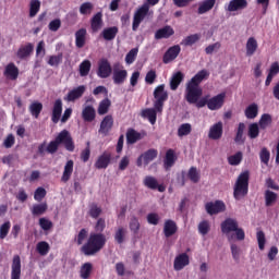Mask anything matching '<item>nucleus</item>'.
<instances>
[{
	"label": "nucleus",
	"mask_w": 279,
	"mask_h": 279,
	"mask_svg": "<svg viewBox=\"0 0 279 279\" xmlns=\"http://www.w3.org/2000/svg\"><path fill=\"white\" fill-rule=\"evenodd\" d=\"M106 230V219L99 218L95 225V231L98 233H90L87 242L81 247L84 256H95L99 254L106 246V235L101 232Z\"/></svg>",
	"instance_id": "nucleus-1"
},
{
	"label": "nucleus",
	"mask_w": 279,
	"mask_h": 279,
	"mask_svg": "<svg viewBox=\"0 0 279 279\" xmlns=\"http://www.w3.org/2000/svg\"><path fill=\"white\" fill-rule=\"evenodd\" d=\"M210 73L207 70H201L187 83L185 87V100L190 105H195L202 98L204 90L199 86L204 80H208Z\"/></svg>",
	"instance_id": "nucleus-2"
},
{
	"label": "nucleus",
	"mask_w": 279,
	"mask_h": 279,
	"mask_svg": "<svg viewBox=\"0 0 279 279\" xmlns=\"http://www.w3.org/2000/svg\"><path fill=\"white\" fill-rule=\"evenodd\" d=\"M222 234L228 236V241H234V234L230 235V232H235L236 241H245V231L243 228H239V222L236 219L227 218L220 225Z\"/></svg>",
	"instance_id": "nucleus-3"
},
{
	"label": "nucleus",
	"mask_w": 279,
	"mask_h": 279,
	"mask_svg": "<svg viewBox=\"0 0 279 279\" xmlns=\"http://www.w3.org/2000/svg\"><path fill=\"white\" fill-rule=\"evenodd\" d=\"M250 193V171H244L239 174L233 186V197L239 202Z\"/></svg>",
	"instance_id": "nucleus-4"
},
{
	"label": "nucleus",
	"mask_w": 279,
	"mask_h": 279,
	"mask_svg": "<svg viewBox=\"0 0 279 279\" xmlns=\"http://www.w3.org/2000/svg\"><path fill=\"white\" fill-rule=\"evenodd\" d=\"M71 114H73V109L68 108L64 110L63 114H62V99H57L53 102L52 106V113H51V121L54 124L60 123H66V121H69V119H71Z\"/></svg>",
	"instance_id": "nucleus-5"
},
{
	"label": "nucleus",
	"mask_w": 279,
	"mask_h": 279,
	"mask_svg": "<svg viewBox=\"0 0 279 279\" xmlns=\"http://www.w3.org/2000/svg\"><path fill=\"white\" fill-rule=\"evenodd\" d=\"M225 101L226 93H220L217 96L211 97L210 99H208V97L198 99L196 106L198 108H204L205 106H207L208 110H220V108H223Z\"/></svg>",
	"instance_id": "nucleus-6"
},
{
	"label": "nucleus",
	"mask_w": 279,
	"mask_h": 279,
	"mask_svg": "<svg viewBox=\"0 0 279 279\" xmlns=\"http://www.w3.org/2000/svg\"><path fill=\"white\" fill-rule=\"evenodd\" d=\"M154 108L161 113L165 108V101L169 99V93L165 89V84L158 85L154 90Z\"/></svg>",
	"instance_id": "nucleus-7"
},
{
	"label": "nucleus",
	"mask_w": 279,
	"mask_h": 279,
	"mask_svg": "<svg viewBox=\"0 0 279 279\" xmlns=\"http://www.w3.org/2000/svg\"><path fill=\"white\" fill-rule=\"evenodd\" d=\"M56 138L59 145H63L66 151H75V142L73 141V136H71V132L66 129L62 130Z\"/></svg>",
	"instance_id": "nucleus-8"
},
{
	"label": "nucleus",
	"mask_w": 279,
	"mask_h": 279,
	"mask_svg": "<svg viewBox=\"0 0 279 279\" xmlns=\"http://www.w3.org/2000/svg\"><path fill=\"white\" fill-rule=\"evenodd\" d=\"M147 14H149V4L144 3L134 13L133 25H132L133 32H136V29H138V27H141V23H143V21H145V16H147Z\"/></svg>",
	"instance_id": "nucleus-9"
},
{
	"label": "nucleus",
	"mask_w": 279,
	"mask_h": 279,
	"mask_svg": "<svg viewBox=\"0 0 279 279\" xmlns=\"http://www.w3.org/2000/svg\"><path fill=\"white\" fill-rule=\"evenodd\" d=\"M113 84L118 86L124 84L128 80V70L123 69L121 63L113 64V75H112Z\"/></svg>",
	"instance_id": "nucleus-10"
},
{
	"label": "nucleus",
	"mask_w": 279,
	"mask_h": 279,
	"mask_svg": "<svg viewBox=\"0 0 279 279\" xmlns=\"http://www.w3.org/2000/svg\"><path fill=\"white\" fill-rule=\"evenodd\" d=\"M205 210L210 216L226 213V203L223 201L208 202L205 204Z\"/></svg>",
	"instance_id": "nucleus-11"
},
{
	"label": "nucleus",
	"mask_w": 279,
	"mask_h": 279,
	"mask_svg": "<svg viewBox=\"0 0 279 279\" xmlns=\"http://www.w3.org/2000/svg\"><path fill=\"white\" fill-rule=\"evenodd\" d=\"M97 75L101 80H106L112 75V65H110V61H108V59L99 60Z\"/></svg>",
	"instance_id": "nucleus-12"
},
{
	"label": "nucleus",
	"mask_w": 279,
	"mask_h": 279,
	"mask_svg": "<svg viewBox=\"0 0 279 279\" xmlns=\"http://www.w3.org/2000/svg\"><path fill=\"white\" fill-rule=\"evenodd\" d=\"M113 126H114V118L112 117V114H108L100 122V128L98 130V133L102 134V136H108V134H110V132L112 131Z\"/></svg>",
	"instance_id": "nucleus-13"
},
{
	"label": "nucleus",
	"mask_w": 279,
	"mask_h": 279,
	"mask_svg": "<svg viewBox=\"0 0 279 279\" xmlns=\"http://www.w3.org/2000/svg\"><path fill=\"white\" fill-rule=\"evenodd\" d=\"M189 265H191L189 254L181 253L174 258L173 269L174 271H182V269H184V267H189Z\"/></svg>",
	"instance_id": "nucleus-14"
},
{
	"label": "nucleus",
	"mask_w": 279,
	"mask_h": 279,
	"mask_svg": "<svg viewBox=\"0 0 279 279\" xmlns=\"http://www.w3.org/2000/svg\"><path fill=\"white\" fill-rule=\"evenodd\" d=\"M181 51L182 48L180 47V45H174L168 48L162 58L163 64H169V62H173V60H175V58L180 56Z\"/></svg>",
	"instance_id": "nucleus-15"
},
{
	"label": "nucleus",
	"mask_w": 279,
	"mask_h": 279,
	"mask_svg": "<svg viewBox=\"0 0 279 279\" xmlns=\"http://www.w3.org/2000/svg\"><path fill=\"white\" fill-rule=\"evenodd\" d=\"M144 185L147 189H150V191H159V193H165V191H167V187L162 184H158V180L151 175L145 177Z\"/></svg>",
	"instance_id": "nucleus-16"
},
{
	"label": "nucleus",
	"mask_w": 279,
	"mask_h": 279,
	"mask_svg": "<svg viewBox=\"0 0 279 279\" xmlns=\"http://www.w3.org/2000/svg\"><path fill=\"white\" fill-rule=\"evenodd\" d=\"M223 136V122L219 121L210 126L208 138L210 141H219Z\"/></svg>",
	"instance_id": "nucleus-17"
},
{
	"label": "nucleus",
	"mask_w": 279,
	"mask_h": 279,
	"mask_svg": "<svg viewBox=\"0 0 279 279\" xmlns=\"http://www.w3.org/2000/svg\"><path fill=\"white\" fill-rule=\"evenodd\" d=\"M34 53V44L27 43L26 45H22L16 52V57L19 60H27Z\"/></svg>",
	"instance_id": "nucleus-18"
},
{
	"label": "nucleus",
	"mask_w": 279,
	"mask_h": 279,
	"mask_svg": "<svg viewBox=\"0 0 279 279\" xmlns=\"http://www.w3.org/2000/svg\"><path fill=\"white\" fill-rule=\"evenodd\" d=\"M175 34V31L173 27L170 25H166L159 29L156 31L155 33V40H162V39H168L171 38Z\"/></svg>",
	"instance_id": "nucleus-19"
},
{
	"label": "nucleus",
	"mask_w": 279,
	"mask_h": 279,
	"mask_svg": "<svg viewBox=\"0 0 279 279\" xmlns=\"http://www.w3.org/2000/svg\"><path fill=\"white\" fill-rule=\"evenodd\" d=\"M104 27V13L97 12L92 19H90V29L94 34H97L99 29Z\"/></svg>",
	"instance_id": "nucleus-20"
},
{
	"label": "nucleus",
	"mask_w": 279,
	"mask_h": 279,
	"mask_svg": "<svg viewBox=\"0 0 279 279\" xmlns=\"http://www.w3.org/2000/svg\"><path fill=\"white\" fill-rule=\"evenodd\" d=\"M11 279H21V256L14 255L11 264Z\"/></svg>",
	"instance_id": "nucleus-21"
},
{
	"label": "nucleus",
	"mask_w": 279,
	"mask_h": 279,
	"mask_svg": "<svg viewBox=\"0 0 279 279\" xmlns=\"http://www.w3.org/2000/svg\"><path fill=\"white\" fill-rule=\"evenodd\" d=\"M111 160H112V155L108 151H105L96 160L95 167L97 169H108V166L110 165Z\"/></svg>",
	"instance_id": "nucleus-22"
},
{
	"label": "nucleus",
	"mask_w": 279,
	"mask_h": 279,
	"mask_svg": "<svg viewBox=\"0 0 279 279\" xmlns=\"http://www.w3.org/2000/svg\"><path fill=\"white\" fill-rule=\"evenodd\" d=\"M247 8V0H231L227 5V12H239Z\"/></svg>",
	"instance_id": "nucleus-23"
},
{
	"label": "nucleus",
	"mask_w": 279,
	"mask_h": 279,
	"mask_svg": "<svg viewBox=\"0 0 279 279\" xmlns=\"http://www.w3.org/2000/svg\"><path fill=\"white\" fill-rule=\"evenodd\" d=\"M178 160V157H175V150L173 149H168L166 151V157L163 159V169L166 171H169L173 165H175V161Z\"/></svg>",
	"instance_id": "nucleus-24"
},
{
	"label": "nucleus",
	"mask_w": 279,
	"mask_h": 279,
	"mask_svg": "<svg viewBox=\"0 0 279 279\" xmlns=\"http://www.w3.org/2000/svg\"><path fill=\"white\" fill-rule=\"evenodd\" d=\"M175 232H178V225L175 223V221L171 219L166 220L163 225V234L166 239L173 236Z\"/></svg>",
	"instance_id": "nucleus-25"
},
{
	"label": "nucleus",
	"mask_w": 279,
	"mask_h": 279,
	"mask_svg": "<svg viewBox=\"0 0 279 279\" xmlns=\"http://www.w3.org/2000/svg\"><path fill=\"white\" fill-rule=\"evenodd\" d=\"M97 117V111H95V107L86 106L82 111V118L86 123H93Z\"/></svg>",
	"instance_id": "nucleus-26"
},
{
	"label": "nucleus",
	"mask_w": 279,
	"mask_h": 279,
	"mask_svg": "<svg viewBox=\"0 0 279 279\" xmlns=\"http://www.w3.org/2000/svg\"><path fill=\"white\" fill-rule=\"evenodd\" d=\"M143 119H148L151 125H156V121L158 119V110L156 107L154 108H146L142 111Z\"/></svg>",
	"instance_id": "nucleus-27"
},
{
	"label": "nucleus",
	"mask_w": 279,
	"mask_h": 279,
	"mask_svg": "<svg viewBox=\"0 0 279 279\" xmlns=\"http://www.w3.org/2000/svg\"><path fill=\"white\" fill-rule=\"evenodd\" d=\"M182 82H184V73L181 71L173 73L170 78V89L178 90Z\"/></svg>",
	"instance_id": "nucleus-28"
},
{
	"label": "nucleus",
	"mask_w": 279,
	"mask_h": 279,
	"mask_svg": "<svg viewBox=\"0 0 279 279\" xmlns=\"http://www.w3.org/2000/svg\"><path fill=\"white\" fill-rule=\"evenodd\" d=\"M86 28H80L75 32V47L77 49H83V47L86 45Z\"/></svg>",
	"instance_id": "nucleus-29"
},
{
	"label": "nucleus",
	"mask_w": 279,
	"mask_h": 279,
	"mask_svg": "<svg viewBox=\"0 0 279 279\" xmlns=\"http://www.w3.org/2000/svg\"><path fill=\"white\" fill-rule=\"evenodd\" d=\"M86 93V86L80 85L78 87L70 90L68 93L66 99L68 101H75L76 99H80Z\"/></svg>",
	"instance_id": "nucleus-30"
},
{
	"label": "nucleus",
	"mask_w": 279,
	"mask_h": 279,
	"mask_svg": "<svg viewBox=\"0 0 279 279\" xmlns=\"http://www.w3.org/2000/svg\"><path fill=\"white\" fill-rule=\"evenodd\" d=\"M117 34H119V27L111 26V27L104 28L100 36L104 38V40L110 41L117 38Z\"/></svg>",
	"instance_id": "nucleus-31"
},
{
	"label": "nucleus",
	"mask_w": 279,
	"mask_h": 279,
	"mask_svg": "<svg viewBox=\"0 0 279 279\" xmlns=\"http://www.w3.org/2000/svg\"><path fill=\"white\" fill-rule=\"evenodd\" d=\"M125 236H128V229L118 227L113 235L116 243H118V245H123V243H125Z\"/></svg>",
	"instance_id": "nucleus-32"
},
{
	"label": "nucleus",
	"mask_w": 279,
	"mask_h": 279,
	"mask_svg": "<svg viewBox=\"0 0 279 279\" xmlns=\"http://www.w3.org/2000/svg\"><path fill=\"white\" fill-rule=\"evenodd\" d=\"M265 206L269 208V206H274L276 202H278V194L271 190H266L264 192Z\"/></svg>",
	"instance_id": "nucleus-33"
},
{
	"label": "nucleus",
	"mask_w": 279,
	"mask_h": 279,
	"mask_svg": "<svg viewBox=\"0 0 279 279\" xmlns=\"http://www.w3.org/2000/svg\"><path fill=\"white\" fill-rule=\"evenodd\" d=\"M73 166L74 162L73 160H68L65 166H64V170H63V174L61 177V182H69L71 180V175H73Z\"/></svg>",
	"instance_id": "nucleus-34"
},
{
	"label": "nucleus",
	"mask_w": 279,
	"mask_h": 279,
	"mask_svg": "<svg viewBox=\"0 0 279 279\" xmlns=\"http://www.w3.org/2000/svg\"><path fill=\"white\" fill-rule=\"evenodd\" d=\"M4 75L9 80H19V68L14 63H9L4 69Z\"/></svg>",
	"instance_id": "nucleus-35"
},
{
	"label": "nucleus",
	"mask_w": 279,
	"mask_h": 279,
	"mask_svg": "<svg viewBox=\"0 0 279 279\" xmlns=\"http://www.w3.org/2000/svg\"><path fill=\"white\" fill-rule=\"evenodd\" d=\"M245 133V123L240 122L238 124V129L235 132L234 143L238 145H243L245 143V136L243 134Z\"/></svg>",
	"instance_id": "nucleus-36"
},
{
	"label": "nucleus",
	"mask_w": 279,
	"mask_h": 279,
	"mask_svg": "<svg viewBox=\"0 0 279 279\" xmlns=\"http://www.w3.org/2000/svg\"><path fill=\"white\" fill-rule=\"evenodd\" d=\"M142 158H144V165L147 167L149 162H153V160H156L158 158V149L150 148L146 150L144 154H142Z\"/></svg>",
	"instance_id": "nucleus-37"
},
{
	"label": "nucleus",
	"mask_w": 279,
	"mask_h": 279,
	"mask_svg": "<svg viewBox=\"0 0 279 279\" xmlns=\"http://www.w3.org/2000/svg\"><path fill=\"white\" fill-rule=\"evenodd\" d=\"M142 136L141 133L136 132L134 129H129L126 131V143L128 145H134L141 141Z\"/></svg>",
	"instance_id": "nucleus-38"
},
{
	"label": "nucleus",
	"mask_w": 279,
	"mask_h": 279,
	"mask_svg": "<svg viewBox=\"0 0 279 279\" xmlns=\"http://www.w3.org/2000/svg\"><path fill=\"white\" fill-rule=\"evenodd\" d=\"M217 0H205L198 7V14H206V12H210L215 8Z\"/></svg>",
	"instance_id": "nucleus-39"
},
{
	"label": "nucleus",
	"mask_w": 279,
	"mask_h": 279,
	"mask_svg": "<svg viewBox=\"0 0 279 279\" xmlns=\"http://www.w3.org/2000/svg\"><path fill=\"white\" fill-rule=\"evenodd\" d=\"M258 49V41L254 37H250L246 41V56L252 57Z\"/></svg>",
	"instance_id": "nucleus-40"
},
{
	"label": "nucleus",
	"mask_w": 279,
	"mask_h": 279,
	"mask_svg": "<svg viewBox=\"0 0 279 279\" xmlns=\"http://www.w3.org/2000/svg\"><path fill=\"white\" fill-rule=\"evenodd\" d=\"M110 106H112V102L110 101V99L105 98L102 99L99 105H98V114L100 117H104V114H108L109 110H110Z\"/></svg>",
	"instance_id": "nucleus-41"
},
{
	"label": "nucleus",
	"mask_w": 279,
	"mask_h": 279,
	"mask_svg": "<svg viewBox=\"0 0 279 279\" xmlns=\"http://www.w3.org/2000/svg\"><path fill=\"white\" fill-rule=\"evenodd\" d=\"M244 114L246 119H256V117H258V105H256V102L251 104L246 107Z\"/></svg>",
	"instance_id": "nucleus-42"
},
{
	"label": "nucleus",
	"mask_w": 279,
	"mask_h": 279,
	"mask_svg": "<svg viewBox=\"0 0 279 279\" xmlns=\"http://www.w3.org/2000/svg\"><path fill=\"white\" fill-rule=\"evenodd\" d=\"M28 110L32 117H34L35 119H38V117H40V113L43 112V102L34 101L28 107Z\"/></svg>",
	"instance_id": "nucleus-43"
},
{
	"label": "nucleus",
	"mask_w": 279,
	"mask_h": 279,
	"mask_svg": "<svg viewBox=\"0 0 279 279\" xmlns=\"http://www.w3.org/2000/svg\"><path fill=\"white\" fill-rule=\"evenodd\" d=\"M47 203L35 204L32 208V215H34V217H40V215H45L47 213Z\"/></svg>",
	"instance_id": "nucleus-44"
},
{
	"label": "nucleus",
	"mask_w": 279,
	"mask_h": 279,
	"mask_svg": "<svg viewBox=\"0 0 279 279\" xmlns=\"http://www.w3.org/2000/svg\"><path fill=\"white\" fill-rule=\"evenodd\" d=\"M271 123H274V118H271V114H269V113L262 114L259 122H258L259 130H265L266 128H269V125H271Z\"/></svg>",
	"instance_id": "nucleus-45"
},
{
	"label": "nucleus",
	"mask_w": 279,
	"mask_h": 279,
	"mask_svg": "<svg viewBox=\"0 0 279 279\" xmlns=\"http://www.w3.org/2000/svg\"><path fill=\"white\" fill-rule=\"evenodd\" d=\"M90 274H93V264L87 262L82 265L81 270H80V276L82 279H89Z\"/></svg>",
	"instance_id": "nucleus-46"
},
{
	"label": "nucleus",
	"mask_w": 279,
	"mask_h": 279,
	"mask_svg": "<svg viewBox=\"0 0 279 279\" xmlns=\"http://www.w3.org/2000/svg\"><path fill=\"white\" fill-rule=\"evenodd\" d=\"M92 66H93V64L90 63V60H84L83 62H81V64L78 66L81 77H86V75H88V73H90Z\"/></svg>",
	"instance_id": "nucleus-47"
},
{
	"label": "nucleus",
	"mask_w": 279,
	"mask_h": 279,
	"mask_svg": "<svg viewBox=\"0 0 279 279\" xmlns=\"http://www.w3.org/2000/svg\"><path fill=\"white\" fill-rule=\"evenodd\" d=\"M193 132V126L191 123H183L178 129V136L182 138L183 136H189Z\"/></svg>",
	"instance_id": "nucleus-48"
},
{
	"label": "nucleus",
	"mask_w": 279,
	"mask_h": 279,
	"mask_svg": "<svg viewBox=\"0 0 279 279\" xmlns=\"http://www.w3.org/2000/svg\"><path fill=\"white\" fill-rule=\"evenodd\" d=\"M40 12V0H31L29 2V17L34 19Z\"/></svg>",
	"instance_id": "nucleus-49"
},
{
	"label": "nucleus",
	"mask_w": 279,
	"mask_h": 279,
	"mask_svg": "<svg viewBox=\"0 0 279 279\" xmlns=\"http://www.w3.org/2000/svg\"><path fill=\"white\" fill-rule=\"evenodd\" d=\"M243 161V153L238 151L234 155L228 157V162L231 167H238Z\"/></svg>",
	"instance_id": "nucleus-50"
},
{
	"label": "nucleus",
	"mask_w": 279,
	"mask_h": 279,
	"mask_svg": "<svg viewBox=\"0 0 279 279\" xmlns=\"http://www.w3.org/2000/svg\"><path fill=\"white\" fill-rule=\"evenodd\" d=\"M63 58L64 54L62 52H59L56 56H50L48 59L49 66H60V64H62Z\"/></svg>",
	"instance_id": "nucleus-51"
},
{
	"label": "nucleus",
	"mask_w": 279,
	"mask_h": 279,
	"mask_svg": "<svg viewBox=\"0 0 279 279\" xmlns=\"http://www.w3.org/2000/svg\"><path fill=\"white\" fill-rule=\"evenodd\" d=\"M258 123H252L248 125V137L254 140L258 138V135L260 134V128H258Z\"/></svg>",
	"instance_id": "nucleus-52"
},
{
	"label": "nucleus",
	"mask_w": 279,
	"mask_h": 279,
	"mask_svg": "<svg viewBox=\"0 0 279 279\" xmlns=\"http://www.w3.org/2000/svg\"><path fill=\"white\" fill-rule=\"evenodd\" d=\"M137 56H138V48H132L125 56V63L134 64Z\"/></svg>",
	"instance_id": "nucleus-53"
},
{
	"label": "nucleus",
	"mask_w": 279,
	"mask_h": 279,
	"mask_svg": "<svg viewBox=\"0 0 279 279\" xmlns=\"http://www.w3.org/2000/svg\"><path fill=\"white\" fill-rule=\"evenodd\" d=\"M49 250H51V247L49 246V243L45 241L37 244V252L40 254V256H47L49 254Z\"/></svg>",
	"instance_id": "nucleus-54"
},
{
	"label": "nucleus",
	"mask_w": 279,
	"mask_h": 279,
	"mask_svg": "<svg viewBox=\"0 0 279 279\" xmlns=\"http://www.w3.org/2000/svg\"><path fill=\"white\" fill-rule=\"evenodd\" d=\"M197 40H199V35L193 34V35L185 37L182 40L181 45H184L185 47H192V45H195V43H197Z\"/></svg>",
	"instance_id": "nucleus-55"
},
{
	"label": "nucleus",
	"mask_w": 279,
	"mask_h": 279,
	"mask_svg": "<svg viewBox=\"0 0 279 279\" xmlns=\"http://www.w3.org/2000/svg\"><path fill=\"white\" fill-rule=\"evenodd\" d=\"M129 228L133 234H138V230H141V222L138 221V218L132 217L129 223Z\"/></svg>",
	"instance_id": "nucleus-56"
},
{
	"label": "nucleus",
	"mask_w": 279,
	"mask_h": 279,
	"mask_svg": "<svg viewBox=\"0 0 279 279\" xmlns=\"http://www.w3.org/2000/svg\"><path fill=\"white\" fill-rule=\"evenodd\" d=\"M256 238H257L258 248L260 250V252H263L265 250V245L267 243V238H265V232L257 231Z\"/></svg>",
	"instance_id": "nucleus-57"
},
{
	"label": "nucleus",
	"mask_w": 279,
	"mask_h": 279,
	"mask_svg": "<svg viewBox=\"0 0 279 279\" xmlns=\"http://www.w3.org/2000/svg\"><path fill=\"white\" fill-rule=\"evenodd\" d=\"M198 232L199 234H203V236H206V234L210 232V223L208 222V220H203L199 222Z\"/></svg>",
	"instance_id": "nucleus-58"
},
{
	"label": "nucleus",
	"mask_w": 279,
	"mask_h": 279,
	"mask_svg": "<svg viewBox=\"0 0 279 279\" xmlns=\"http://www.w3.org/2000/svg\"><path fill=\"white\" fill-rule=\"evenodd\" d=\"M187 178L191 180V182H194V184H197V182H199V172H197V168L195 167L190 168L187 172Z\"/></svg>",
	"instance_id": "nucleus-59"
},
{
	"label": "nucleus",
	"mask_w": 279,
	"mask_h": 279,
	"mask_svg": "<svg viewBox=\"0 0 279 279\" xmlns=\"http://www.w3.org/2000/svg\"><path fill=\"white\" fill-rule=\"evenodd\" d=\"M47 196V190L45 187H37L35 193H34V199L36 202H43L45 197Z\"/></svg>",
	"instance_id": "nucleus-60"
},
{
	"label": "nucleus",
	"mask_w": 279,
	"mask_h": 279,
	"mask_svg": "<svg viewBox=\"0 0 279 279\" xmlns=\"http://www.w3.org/2000/svg\"><path fill=\"white\" fill-rule=\"evenodd\" d=\"M10 228H12L10 221H5L3 225H1L0 239H5V236H8V234L10 233Z\"/></svg>",
	"instance_id": "nucleus-61"
},
{
	"label": "nucleus",
	"mask_w": 279,
	"mask_h": 279,
	"mask_svg": "<svg viewBox=\"0 0 279 279\" xmlns=\"http://www.w3.org/2000/svg\"><path fill=\"white\" fill-rule=\"evenodd\" d=\"M271 157V154L268 151L267 148H262L259 153L260 162L264 165H269V158Z\"/></svg>",
	"instance_id": "nucleus-62"
},
{
	"label": "nucleus",
	"mask_w": 279,
	"mask_h": 279,
	"mask_svg": "<svg viewBox=\"0 0 279 279\" xmlns=\"http://www.w3.org/2000/svg\"><path fill=\"white\" fill-rule=\"evenodd\" d=\"M94 5L90 2H84L80 7V13L83 15L90 14Z\"/></svg>",
	"instance_id": "nucleus-63"
},
{
	"label": "nucleus",
	"mask_w": 279,
	"mask_h": 279,
	"mask_svg": "<svg viewBox=\"0 0 279 279\" xmlns=\"http://www.w3.org/2000/svg\"><path fill=\"white\" fill-rule=\"evenodd\" d=\"M60 147V144L57 138L51 141L47 146L48 154H56L58 151V148Z\"/></svg>",
	"instance_id": "nucleus-64"
}]
</instances>
